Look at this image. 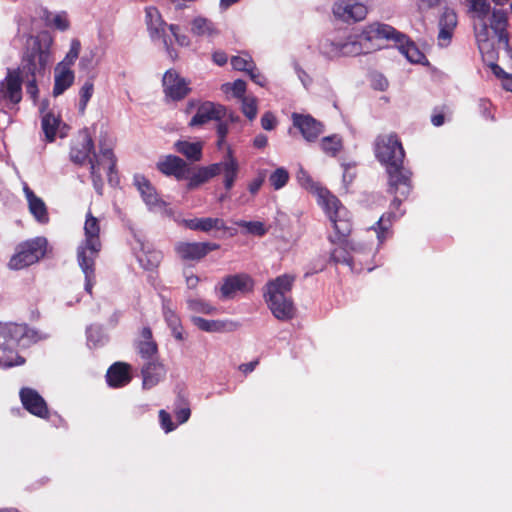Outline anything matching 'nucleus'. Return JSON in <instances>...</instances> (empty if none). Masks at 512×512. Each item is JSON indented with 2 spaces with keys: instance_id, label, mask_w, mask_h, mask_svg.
<instances>
[{
  "instance_id": "obj_25",
  "label": "nucleus",
  "mask_w": 512,
  "mask_h": 512,
  "mask_svg": "<svg viewBox=\"0 0 512 512\" xmlns=\"http://www.w3.org/2000/svg\"><path fill=\"white\" fill-rule=\"evenodd\" d=\"M41 111L43 113L42 129L46 140L52 142L57 137L64 138L68 133V126L53 112L44 113V108H42Z\"/></svg>"
},
{
  "instance_id": "obj_18",
  "label": "nucleus",
  "mask_w": 512,
  "mask_h": 512,
  "mask_svg": "<svg viewBox=\"0 0 512 512\" xmlns=\"http://www.w3.org/2000/svg\"><path fill=\"white\" fill-rule=\"evenodd\" d=\"M133 251L139 265L146 271H154L162 261V253L148 241L137 238Z\"/></svg>"
},
{
  "instance_id": "obj_12",
  "label": "nucleus",
  "mask_w": 512,
  "mask_h": 512,
  "mask_svg": "<svg viewBox=\"0 0 512 512\" xmlns=\"http://www.w3.org/2000/svg\"><path fill=\"white\" fill-rule=\"evenodd\" d=\"M145 22L150 34V37L155 39H161L163 47L171 60L178 58V52L173 47L172 42L168 39L165 28L166 23L162 19L159 10L156 7L150 6L145 9Z\"/></svg>"
},
{
  "instance_id": "obj_57",
  "label": "nucleus",
  "mask_w": 512,
  "mask_h": 512,
  "mask_svg": "<svg viewBox=\"0 0 512 512\" xmlns=\"http://www.w3.org/2000/svg\"><path fill=\"white\" fill-rule=\"evenodd\" d=\"M261 126L265 130H273L276 126L275 116L270 112H266L261 118Z\"/></svg>"
},
{
  "instance_id": "obj_21",
  "label": "nucleus",
  "mask_w": 512,
  "mask_h": 512,
  "mask_svg": "<svg viewBox=\"0 0 512 512\" xmlns=\"http://www.w3.org/2000/svg\"><path fill=\"white\" fill-rule=\"evenodd\" d=\"M254 281L247 274H237L226 277L220 285L223 299L233 298L238 293H246L253 289Z\"/></svg>"
},
{
  "instance_id": "obj_51",
  "label": "nucleus",
  "mask_w": 512,
  "mask_h": 512,
  "mask_svg": "<svg viewBox=\"0 0 512 512\" xmlns=\"http://www.w3.org/2000/svg\"><path fill=\"white\" fill-rule=\"evenodd\" d=\"M242 112L247 118L253 120L258 112L257 100L254 97H243Z\"/></svg>"
},
{
  "instance_id": "obj_42",
  "label": "nucleus",
  "mask_w": 512,
  "mask_h": 512,
  "mask_svg": "<svg viewBox=\"0 0 512 512\" xmlns=\"http://www.w3.org/2000/svg\"><path fill=\"white\" fill-rule=\"evenodd\" d=\"M319 145L326 155L336 156L343 148V141L339 135L334 134L323 137Z\"/></svg>"
},
{
  "instance_id": "obj_10",
  "label": "nucleus",
  "mask_w": 512,
  "mask_h": 512,
  "mask_svg": "<svg viewBox=\"0 0 512 512\" xmlns=\"http://www.w3.org/2000/svg\"><path fill=\"white\" fill-rule=\"evenodd\" d=\"M47 239L37 237L21 243L16 253L9 261V267L14 270L23 269L36 263L46 253Z\"/></svg>"
},
{
  "instance_id": "obj_7",
  "label": "nucleus",
  "mask_w": 512,
  "mask_h": 512,
  "mask_svg": "<svg viewBox=\"0 0 512 512\" xmlns=\"http://www.w3.org/2000/svg\"><path fill=\"white\" fill-rule=\"evenodd\" d=\"M53 40L48 35L32 40L30 51L24 58V69L33 76L42 74L52 61L51 46Z\"/></svg>"
},
{
  "instance_id": "obj_44",
  "label": "nucleus",
  "mask_w": 512,
  "mask_h": 512,
  "mask_svg": "<svg viewBox=\"0 0 512 512\" xmlns=\"http://www.w3.org/2000/svg\"><path fill=\"white\" fill-rule=\"evenodd\" d=\"M94 93V84L91 80H87L79 90V104L78 109L80 113H84L87 105Z\"/></svg>"
},
{
  "instance_id": "obj_15",
  "label": "nucleus",
  "mask_w": 512,
  "mask_h": 512,
  "mask_svg": "<svg viewBox=\"0 0 512 512\" xmlns=\"http://www.w3.org/2000/svg\"><path fill=\"white\" fill-rule=\"evenodd\" d=\"M369 12L366 0H337L332 6L334 17L342 22H360Z\"/></svg>"
},
{
  "instance_id": "obj_59",
  "label": "nucleus",
  "mask_w": 512,
  "mask_h": 512,
  "mask_svg": "<svg viewBox=\"0 0 512 512\" xmlns=\"http://www.w3.org/2000/svg\"><path fill=\"white\" fill-rule=\"evenodd\" d=\"M93 59L94 53L90 52L89 54L84 55L79 62V68L81 70H89L93 67Z\"/></svg>"
},
{
  "instance_id": "obj_52",
  "label": "nucleus",
  "mask_w": 512,
  "mask_h": 512,
  "mask_svg": "<svg viewBox=\"0 0 512 512\" xmlns=\"http://www.w3.org/2000/svg\"><path fill=\"white\" fill-rule=\"evenodd\" d=\"M457 25V15L452 10H446L440 19L439 22V28L449 29L453 30L456 28Z\"/></svg>"
},
{
  "instance_id": "obj_6",
  "label": "nucleus",
  "mask_w": 512,
  "mask_h": 512,
  "mask_svg": "<svg viewBox=\"0 0 512 512\" xmlns=\"http://www.w3.org/2000/svg\"><path fill=\"white\" fill-rule=\"evenodd\" d=\"M84 236L85 238L77 250V260L85 275V290L90 293L95 278V259L101 248L100 221L90 212L86 214Z\"/></svg>"
},
{
  "instance_id": "obj_46",
  "label": "nucleus",
  "mask_w": 512,
  "mask_h": 512,
  "mask_svg": "<svg viewBox=\"0 0 512 512\" xmlns=\"http://www.w3.org/2000/svg\"><path fill=\"white\" fill-rule=\"evenodd\" d=\"M233 69L248 72L254 66L252 57L247 53H241L231 58Z\"/></svg>"
},
{
  "instance_id": "obj_8",
  "label": "nucleus",
  "mask_w": 512,
  "mask_h": 512,
  "mask_svg": "<svg viewBox=\"0 0 512 512\" xmlns=\"http://www.w3.org/2000/svg\"><path fill=\"white\" fill-rule=\"evenodd\" d=\"M377 160L388 168L390 166L402 164L405 152L396 134H381L375 140L374 146Z\"/></svg>"
},
{
  "instance_id": "obj_3",
  "label": "nucleus",
  "mask_w": 512,
  "mask_h": 512,
  "mask_svg": "<svg viewBox=\"0 0 512 512\" xmlns=\"http://www.w3.org/2000/svg\"><path fill=\"white\" fill-rule=\"evenodd\" d=\"M388 174L389 192L394 195L390 205V211L384 214L373 227L378 245H381L391 235L392 218L403 215L400 209L401 203L411 191V172L402 164L386 168Z\"/></svg>"
},
{
  "instance_id": "obj_29",
  "label": "nucleus",
  "mask_w": 512,
  "mask_h": 512,
  "mask_svg": "<svg viewBox=\"0 0 512 512\" xmlns=\"http://www.w3.org/2000/svg\"><path fill=\"white\" fill-rule=\"evenodd\" d=\"M23 192L28 204L29 212L40 224H46L49 221L48 210L45 202L38 197L26 183L23 184Z\"/></svg>"
},
{
  "instance_id": "obj_62",
  "label": "nucleus",
  "mask_w": 512,
  "mask_h": 512,
  "mask_svg": "<svg viewBox=\"0 0 512 512\" xmlns=\"http://www.w3.org/2000/svg\"><path fill=\"white\" fill-rule=\"evenodd\" d=\"M212 59H213V62L215 64H217L218 66H223L227 63V55L225 52L223 51H215L213 54H212Z\"/></svg>"
},
{
  "instance_id": "obj_50",
  "label": "nucleus",
  "mask_w": 512,
  "mask_h": 512,
  "mask_svg": "<svg viewBox=\"0 0 512 512\" xmlns=\"http://www.w3.org/2000/svg\"><path fill=\"white\" fill-rule=\"evenodd\" d=\"M237 225L244 228L247 233L257 236H262L267 232L264 223L260 221H239Z\"/></svg>"
},
{
  "instance_id": "obj_36",
  "label": "nucleus",
  "mask_w": 512,
  "mask_h": 512,
  "mask_svg": "<svg viewBox=\"0 0 512 512\" xmlns=\"http://www.w3.org/2000/svg\"><path fill=\"white\" fill-rule=\"evenodd\" d=\"M500 51H503L507 56L510 55L509 43L507 42V48L499 47L497 44L495 45V56L494 58L487 59L483 54V60L488 63L491 68L493 74L501 80L502 86L507 91L512 92V74L506 73L499 65L494 63Z\"/></svg>"
},
{
  "instance_id": "obj_5",
  "label": "nucleus",
  "mask_w": 512,
  "mask_h": 512,
  "mask_svg": "<svg viewBox=\"0 0 512 512\" xmlns=\"http://www.w3.org/2000/svg\"><path fill=\"white\" fill-rule=\"evenodd\" d=\"M40 339L38 333L25 324L0 322V367L10 368L24 364L25 360L13 351L27 348Z\"/></svg>"
},
{
  "instance_id": "obj_33",
  "label": "nucleus",
  "mask_w": 512,
  "mask_h": 512,
  "mask_svg": "<svg viewBox=\"0 0 512 512\" xmlns=\"http://www.w3.org/2000/svg\"><path fill=\"white\" fill-rule=\"evenodd\" d=\"M219 173H223L224 186L227 190L231 189L239 171V163L233 156L232 150L228 148L226 156L219 163Z\"/></svg>"
},
{
  "instance_id": "obj_19",
  "label": "nucleus",
  "mask_w": 512,
  "mask_h": 512,
  "mask_svg": "<svg viewBox=\"0 0 512 512\" xmlns=\"http://www.w3.org/2000/svg\"><path fill=\"white\" fill-rule=\"evenodd\" d=\"M156 168L163 175L173 176L176 180L181 181L187 176L189 164L179 156L167 154L158 159Z\"/></svg>"
},
{
  "instance_id": "obj_40",
  "label": "nucleus",
  "mask_w": 512,
  "mask_h": 512,
  "mask_svg": "<svg viewBox=\"0 0 512 512\" xmlns=\"http://www.w3.org/2000/svg\"><path fill=\"white\" fill-rule=\"evenodd\" d=\"M142 340L137 345V350L142 359L146 361H154L157 355V345L152 340V333L149 328H143L141 333Z\"/></svg>"
},
{
  "instance_id": "obj_13",
  "label": "nucleus",
  "mask_w": 512,
  "mask_h": 512,
  "mask_svg": "<svg viewBox=\"0 0 512 512\" xmlns=\"http://www.w3.org/2000/svg\"><path fill=\"white\" fill-rule=\"evenodd\" d=\"M22 72L20 68H8L0 81V105L18 104L22 99Z\"/></svg>"
},
{
  "instance_id": "obj_48",
  "label": "nucleus",
  "mask_w": 512,
  "mask_h": 512,
  "mask_svg": "<svg viewBox=\"0 0 512 512\" xmlns=\"http://www.w3.org/2000/svg\"><path fill=\"white\" fill-rule=\"evenodd\" d=\"M289 180L288 171L283 168H277L269 177V182L275 190L283 188Z\"/></svg>"
},
{
  "instance_id": "obj_39",
  "label": "nucleus",
  "mask_w": 512,
  "mask_h": 512,
  "mask_svg": "<svg viewBox=\"0 0 512 512\" xmlns=\"http://www.w3.org/2000/svg\"><path fill=\"white\" fill-rule=\"evenodd\" d=\"M174 149L189 161L198 162L202 159L203 143L201 141L178 140L174 143Z\"/></svg>"
},
{
  "instance_id": "obj_9",
  "label": "nucleus",
  "mask_w": 512,
  "mask_h": 512,
  "mask_svg": "<svg viewBox=\"0 0 512 512\" xmlns=\"http://www.w3.org/2000/svg\"><path fill=\"white\" fill-rule=\"evenodd\" d=\"M367 53L380 49L383 40H394L402 43L405 35L396 31L392 26L383 23H371L359 33Z\"/></svg>"
},
{
  "instance_id": "obj_24",
  "label": "nucleus",
  "mask_w": 512,
  "mask_h": 512,
  "mask_svg": "<svg viewBox=\"0 0 512 512\" xmlns=\"http://www.w3.org/2000/svg\"><path fill=\"white\" fill-rule=\"evenodd\" d=\"M292 121L293 125L299 129L303 138L308 142L315 141L323 132L322 124L310 115L294 113L292 114Z\"/></svg>"
},
{
  "instance_id": "obj_41",
  "label": "nucleus",
  "mask_w": 512,
  "mask_h": 512,
  "mask_svg": "<svg viewBox=\"0 0 512 512\" xmlns=\"http://www.w3.org/2000/svg\"><path fill=\"white\" fill-rule=\"evenodd\" d=\"M402 40L400 51L407 58L408 61L415 64H426V56L419 50V48L412 42Z\"/></svg>"
},
{
  "instance_id": "obj_35",
  "label": "nucleus",
  "mask_w": 512,
  "mask_h": 512,
  "mask_svg": "<svg viewBox=\"0 0 512 512\" xmlns=\"http://www.w3.org/2000/svg\"><path fill=\"white\" fill-rule=\"evenodd\" d=\"M272 314L281 321H288L295 315V307L289 296L277 300H266Z\"/></svg>"
},
{
  "instance_id": "obj_16",
  "label": "nucleus",
  "mask_w": 512,
  "mask_h": 512,
  "mask_svg": "<svg viewBox=\"0 0 512 512\" xmlns=\"http://www.w3.org/2000/svg\"><path fill=\"white\" fill-rule=\"evenodd\" d=\"M322 53L331 59L367 54L359 34L350 35L345 41L326 43L322 48Z\"/></svg>"
},
{
  "instance_id": "obj_30",
  "label": "nucleus",
  "mask_w": 512,
  "mask_h": 512,
  "mask_svg": "<svg viewBox=\"0 0 512 512\" xmlns=\"http://www.w3.org/2000/svg\"><path fill=\"white\" fill-rule=\"evenodd\" d=\"M179 225H182L190 230L210 232L212 230H226V224L221 218L204 217V218H191L176 220Z\"/></svg>"
},
{
  "instance_id": "obj_26",
  "label": "nucleus",
  "mask_w": 512,
  "mask_h": 512,
  "mask_svg": "<svg viewBox=\"0 0 512 512\" xmlns=\"http://www.w3.org/2000/svg\"><path fill=\"white\" fill-rule=\"evenodd\" d=\"M20 398L23 406L31 414L40 418H46L48 416L46 402L37 391L30 388H23L20 391Z\"/></svg>"
},
{
  "instance_id": "obj_14",
  "label": "nucleus",
  "mask_w": 512,
  "mask_h": 512,
  "mask_svg": "<svg viewBox=\"0 0 512 512\" xmlns=\"http://www.w3.org/2000/svg\"><path fill=\"white\" fill-rule=\"evenodd\" d=\"M194 108H196V113L189 122L190 127H199L210 121H219L225 116V108L210 101L198 103L195 100H190L186 105L185 112L190 113Z\"/></svg>"
},
{
  "instance_id": "obj_23",
  "label": "nucleus",
  "mask_w": 512,
  "mask_h": 512,
  "mask_svg": "<svg viewBox=\"0 0 512 512\" xmlns=\"http://www.w3.org/2000/svg\"><path fill=\"white\" fill-rule=\"evenodd\" d=\"M219 174V165L211 164L207 166L191 167L189 165V171L184 180L187 181V190H194L201 185L207 183L210 179Z\"/></svg>"
},
{
  "instance_id": "obj_28",
  "label": "nucleus",
  "mask_w": 512,
  "mask_h": 512,
  "mask_svg": "<svg viewBox=\"0 0 512 512\" xmlns=\"http://www.w3.org/2000/svg\"><path fill=\"white\" fill-rule=\"evenodd\" d=\"M131 365L125 362H116L110 366L106 373V380L110 387L120 388L132 380Z\"/></svg>"
},
{
  "instance_id": "obj_4",
  "label": "nucleus",
  "mask_w": 512,
  "mask_h": 512,
  "mask_svg": "<svg viewBox=\"0 0 512 512\" xmlns=\"http://www.w3.org/2000/svg\"><path fill=\"white\" fill-rule=\"evenodd\" d=\"M93 149V141L87 131L79 133L73 141L70 158L76 164H83L89 160L90 173L95 189L100 193L102 189V174L112 172L115 166V157L111 148L101 149L99 155H93L90 158Z\"/></svg>"
},
{
  "instance_id": "obj_11",
  "label": "nucleus",
  "mask_w": 512,
  "mask_h": 512,
  "mask_svg": "<svg viewBox=\"0 0 512 512\" xmlns=\"http://www.w3.org/2000/svg\"><path fill=\"white\" fill-rule=\"evenodd\" d=\"M162 91L166 103L179 102L192 91L190 79L175 69H168L162 76Z\"/></svg>"
},
{
  "instance_id": "obj_53",
  "label": "nucleus",
  "mask_w": 512,
  "mask_h": 512,
  "mask_svg": "<svg viewBox=\"0 0 512 512\" xmlns=\"http://www.w3.org/2000/svg\"><path fill=\"white\" fill-rule=\"evenodd\" d=\"M49 21L53 26L61 31H65L69 28V20L65 12L53 14Z\"/></svg>"
},
{
  "instance_id": "obj_58",
  "label": "nucleus",
  "mask_w": 512,
  "mask_h": 512,
  "mask_svg": "<svg viewBox=\"0 0 512 512\" xmlns=\"http://www.w3.org/2000/svg\"><path fill=\"white\" fill-rule=\"evenodd\" d=\"M417 5L420 10L432 9L440 6L446 0H417Z\"/></svg>"
},
{
  "instance_id": "obj_64",
  "label": "nucleus",
  "mask_w": 512,
  "mask_h": 512,
  "mask_svg": "<svg viewBox=\"0 0 512 512\" xmlns=\"http://www.w3.org/2000/svg\"><path fill=\"white\" fill-rule=\"evenodd\" d=\"M296 72L298 75V78L303 83L304 86H308L311 83L310 76L301 68H296Z\"/></svg>"
},
{
  "instance_id": "obj_20",
  "label": "nucleus",
  "mask_w": 512,
  "mask_h": 512,
  "mask_svg": "<svg viewBox=\"0 0 512 512\" xmlns=\"http://www.w3.org/2000/svg\"><path fill=\"white\" fill-rule=\"evenodd\" d=\"M219 245L211 242H179L175 246L176 254L182 260H200Z\"/></svg>"
},
{
  "instance_id": "obj_54",
  "label": "nucleus",
  "mask_w": 512,
  "mask_h": 512,
  "mask_svg": "<svg viewBox=\"0 0 512 512\" xmlns=\"http://www.w3.org/2000/svg\"><path fill=\"white\" fill-rule=\"evenodd\" d=\"M159 420L162 429L168 433L175 429V425L172 422L171 416L165 410H160L159 412Z\"/></svg>"
},
{
  "instance_id": "obj_47",
  "label": "nucleus",
  "mask_w": 512,
  "mask_h": 512,
  "mask_svg": "<svg viewBox=\"0 0 512 512\" xmlns=\"http://www.w3.org/2000/svg\"><path fill=\"white\" fill-rule=\"evenodd\" d=\"M221 90L225 94H231L234 97L242 98L245 97L246 83L243 80H236L233 83H225L221 86Z\"/></svg>"
},
{
  "instance_id": "obj_2",
  "label": "nucleus",
  "mask_w": 512,
  "mask_h": 512,
  "mask_svg": "<svg viewBox=\"0 0 512 512\" xmlns=\"http://www.w3.org/2000/svg\"><path fill=\"white\" fill-rule=\"evenodd\" d=\"M296 179L302 188L316 197L317 204L323 209L333 228L342 235L352 230L351 215L335 195L314 181L303 168H299Z\"/></svg>"
},
{
  "instance_id": "obj_63",
  "label": "nucleus",
  "mask_w": 512,
  "mask_h": 512,
  "mask_svg": "<svg viewBox=\"0 0 512 512\" xmlns=\"http://www.w3.org/2000/svg\"><path fill=\"white\" fill-rule=\"evenodd\" d=\"M185 278L186 285L189 289H195L200 282V278L194 274H186Z\"/></svg>"
},
{
  "instance_id": "obj_27",
  "label": "nucleus",
  "mask_w": 512,
  "mask_h": 512,
  "mask_svg": "<svg viewBox=\"0 0 512 512\" xmlns=\"http://www.w3.org/2000/svg\"><path fill=\"white\" fill-rule=\"evenodd\" d=\"M191 322L201 331L209 333L233 332L239 324L232 320H209L198 316H192Z\"/></svg>"
},
{
  "instance_id": "obj_56",
  "label": "nucleus",
  "mask_w": 512,
  "mask_h": 512,
  "mask_svg": "<svg viewBox=\"0 0 512 512\" xmlns=\"http://www.w3.org/2000/svg\"><path fill=\"white\" fill-rule=\"evenodd\" d=\"M453 32H454L453 30L439 28V34H438L439 45L442 47L448 46L451 42Z\"/></svg>"
},
{
  "instance_id": "obj_31",
  "label": "nucleus",
  "mask_w": 512,
  "mask_h": 512,
  "mask_svg": "<svg viewBox=\"0 0 512 512\" xmlns=\"http://www.w3.org/2000/svg\"><path fill=\"white\" fill-rule=\"evenodd\" d=\"M143 389H151L160 383L166 375V369L159 361H149L141 369Z\"/></svg>"
},
{
  "instance_id": "obj_43",
  "label": "nucleus",
  "mask_w": 512,
  "mask_h": 512,
  "mask_svg": "<svg viewBox=\"0 0 512 512\" xmlns=\"http://www.w3.org/2000/svg\"><path fill=\"white\" fill-rule=\"evenodd\" d=\"M188 309L195 313L212 315L216 312V307L211 303L199 299V298H190L187 300Z\"/></svg>"
},
{
  "instance_id": "obj_17",
  "label": "nucleus",
  "mask_w": 512,
  "mask_h": 512,
  "mask_svg": "<svg viewBox=\"0 0 512 512\" xmlns=\"http://www.w3.org/2000/svg\"><path fill=\"white\" fill-rule=\"evenodd\" d=\"M133 181L143 201L150 210L164 211L168 215L171 214V210L166 208L165 202L162 199H160L156 192V189L144 175H134Z\"/></svg>"
},
{
  "instance_id": "obj_1",
  "label": "nucleus",
  "mask_w": 512,
  "mask_h": 512,
  "mask_svg": "<svg viewBox=\"0 0 512 512\" xmlns=\"http://www.w3.org/2000/svg\"><path fill=\"white\" fill-rule=\"evenodd\" d=\"M472 18L480 53L494 58L495 45L507 48V16L500 9H491L487 0H466Z\"/></svg>"
},
{
  "instance_id": "obj_49",
  "label": "nucleus",
  "mask_w": 512,
  "mask_h": 512,
  "mask_svg": "<svg viewBox=\"0 0 512 512\" xmlns=\"http://www.w3.org/2000/svg\"><path fill=\"white\" fill-rule=\"evenodd\" d=\"M170 33L172 34L175 43L180 47H190L192 44L190 36L181 31V28L177 24H170L167 26Z\"/></svg>"
},
{
  "instance_id": "obj_61",
  "label": "nucleus",
  "mask_w": 512,
  "mask_h": 512,
  "mask_svg": "<svg viewBox=\"0 0 512 512\" xmlns=\"http://www.w3.org/2000/svg\"><path fill=\"white\" fill-rule=\"evenodd\" d=\"M87 337L90 345L96 346L100 342V333L96 328H89Z\"/></svg>"
},
{
  "instance_id": "obj_34",
  "label": "nucleus",
  "mask_w": 512,
  "mask_h": 512,
  "mask_svg": "<svg viewBox=\"0 0 512 512\" xmlns=\"http://www.w3.org/2000/svg\"><path fill=\"white\" fill-rule=\"evenodd\" d=\"M75 80L74 71L63 65H56L54 68L53 95L59 96L72 86Z\"/></svg>"
},
{
  "instance_id": "obj_22",
  "label": "nucleus",
  "mask_w": 512,
  "mask_h": 512,
  "mask_svg": "<svg viewBox=\"0 0 512 512\" xmlns=\"http://www.w3.org/2000/svg\"><path fill=\"white\" fill-rule=\"evenodd\" d=\"M189 32L196 40L212 41L220 35L217 24L202 15H197L190 20Z\"/></svg>"
},
{
  "instance_id": "obj_45",
  "label": "nucleus",
  "mask_w": 512,
  "mask_h": 512,
  "mask_svg": "<svg viewBox=\"0 0 512 512\" xmlns=\"http://www.w3.org/2000/svg\"><path fill=\"white\" fill-rule=\"evenodd\" d=\"M81 50V43L78 39H72L70 42V48L66 53L64 59L58 63V65H63L64 67H68L72 69L75 61L79 57Z\"/></svg>"
},
{
  "instance_id": "obj_60",
  "label": "nucleus",
  "mask_w": 512,
  "mask_h": 512,
  "mask_svg": "<svg viewBox=\"0 0 512 512\" xmlns=\"http://www.w3.org/2000/svg\"><path fill=\"white\" fill-rule=\"evenodd\" d=\"M190 414H191L190 408L186 407V406L178 409L175 413L176 419L181 424L188 421Z\"/></svg>"
},
{
  "instance_id": "obj_32",
  "label": "nucleus",
  "mask_w": 512,
  "mask_h": 512,
  "mask_svg": "<svg viewBox=\"0 0 512 512\" xmlns=\"http://www.w3.org/2000/svg\"><path fill=\"white\" fill-rule=\"evenodd\" d=\"M294 282V277L291 275H281L276 279L270 281L266 285L265 299L277 300L282 297L288 296Z\"/></svg>"
},
{
  "instance_id": "obj_55",
  "label": "nucleus",
  "mask_w": 512,
  "mask_h": 512,
  "mask_svg": "<svg viewBox=\"0 0 512 512\" xmlns=\"http://www.w3.org/2000/svg\"><path fill=\"white\" fill-rule=\"evenodd\" d=\"M248 75L250 76L251 80L253 82H255L256 84H258L259 86H262L264 87L267 83V80L266 78L264 77V75H262V73L255 67V65L249 69V71L247 72Z\"/></svg>"
},
{
  "instance_id": "obj_38",
  "label": "nucleus",
  "mask_w": 512,
  "mask_h": 512,
  "mask_svg": "<svg viewBox=\"0 0 512 512\" xmlns=\"http://www.w3.org/2000/svg\"><path fill=\"white\" fill-rule=\"evenodd\" d=\"M334 230L338 234L339 245L335 249L332 250L331 258L335 262L346 263L352 269H354L355 262L359 260L356 257L357 249L355 247H351L352 250L355 252V255L349 256L348 251H347V248L349 247V244H348V242L346 240L343 239L344 237H346L351 232V230L347 234H345V235L340 234L335 228H334Z\"/></svg>"
},
{
  "instance_id": "obj_37",
  "label": "nucleus",
  "mask_w": 512,
  "mask_h": 512,
  "mask_svg": "<svg viewBox=\"0 0 512 512\" xmlns=\"http://www.w3.org/2000/svg\"><path fill=\"white\" fill-rule=\"evenodd\" d=\"M162 309L164 320L170 328L173 337L178 341H184L186 336L181 323V319L175 312L170 302H164Z\"/></svg>"
}]
</instances>
